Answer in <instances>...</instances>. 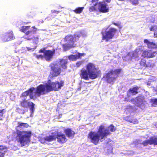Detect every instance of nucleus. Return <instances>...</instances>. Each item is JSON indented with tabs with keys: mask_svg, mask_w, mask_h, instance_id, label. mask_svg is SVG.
I'll list each match as a JSON object with an SVG mask.
<instances>
[{
	"mask_svg": "<svg viewBox=\"0 0 157 157\" xmlns=\"http://www.w3.org/2000/svg\"><path fill=\"white\" fill-rule=\"evenodd\" d=\"M104 125H101L97 132L91 131L89 133L87 138L91 143L95 145H98L100 141L106 138L108 135L111 134L110 132H114L116 129L112 124L108 127V129H104Z\"/></svg>",
	"mask_w": 157,
	"mask_h": 157,
	"instance_id": "obj_1",
	"label": "nucleus"
},
{
	"mask_svg": "<svg viewBox=\"0 0 157 157\" xmlns=\"http://www.w3.org/2000/svg\"><path fill=\"white\" fill-rule=\"evenodd\" d=\"M49 92L47 83L45 84H40L36 88L33 87L30 88L27 90L22 93L20 97H26L29 96L30 99L35 100L37 97Z\"/></svg>",
	"mask_w": 157,
	"mask_h": 157,
	"instance_id": "obj_2",
	"label": "nucleus"
},
{
	"mask_svg": "<svg viewBox=\"0 0 157 157\" xmlns=\"http://www.w3.org/2000/svg\"><path fill=\"white\" fill-rule=\"evenodd\" d=\"M68 63L67 59H61L58 63L54 62L50 63L49 65L50 70L49 75L50 79H53L59 76L61 73L62 69L63 70L67 69Z\"/></svg>",
	"mask_w": 157,
	"mask_h": 157,
	"instance_id": "obj_3",
	"label": "nucleus"
},
{
	"mask_svg": "<svg viewBox=\"0 0 157 157\" xmlns=\"http://www.w3.org/2000/svg\"><path fill=\"white\" fill-rule=\"evenodd\" d=\"M86 70L82 69L79 74L81 79L88 80L89 78L94 79L98 78L101 73L99 68L96 67L95 65L92 63H89L86 66Z\"/></svg>",
	"mask_w": 157,
	"mask_h": 157,
	"instance_id": "obj_4",
	"label": "nucleus"
},
{
	"mask_svg": "<svg viewBox=\"0 0 157 157\" xmlns=\"http://www.w3.org/2000/svg\"><path fill=\"white\" fill-rule=\"evenodd\" d=\"M16 140L21 146L26 145L30 142L32 134L31 131H16Z\"/></svg>",
	"mask_w": 157,
	"mask_h": 157,
	"instance_id": "obj_5",
	"label": "nucleus"
},
{
	"mask_svg": "<svg viewBox=\"0 0 157 157\" xmlns=\"http://www.w3.org/2000/svg\"><path fill=\"white\" fill-rule=\"evenodd\" d=\"M80 37V35L75 34L73 35H68L64 38V40L67 43V44H63L62 46L63 50L67 51L72 48L76 47V44L75 43L79 40Z\"/></svg>",
	"mask_w": 157,
	"mask_h": 157,
	"instance_id": "obj_6",
	"label": "nucleus"
},
{
	"mask_svg": "<svg viewBox=\"0 0 157 157\" xmlns=\"http://www.w3.org/2000/svg\"><path fill=\"white\" fill-rule=\"evenodd\" d=\"M46 48H44L39 51V53H43L44 55L37 54L34 53L33 56L38 59H43L44 58L48 62L51 61L55 53V50L53 49L52 50H46Z\"/></svg>",
	"mask_w": 157,
	"mask_h": 157,
	"instance_id": "obj_7",
	"label": "nucleus"
},
{
	"mask_svg": "<svg viewBox=\"0 0 157 157\" xmlns=\"http://www.w3.org/2000/svg\"><path fill=\"white\" fill-rule=\"evenodd\" d=\"M121 71L122 69L121 68L116 69L114 70L111 69L103 76V79L107 83L113 84Z\"/></svg>",
	"mask_w": 157,
	"mask_h": 157,
	"instance_id": "obj_8",
	"label": "nucleus"
},
{
	"mask_svg": "<svg viewBox=\"0 0 157 157\" xmlns=\"http://www.w3.org/2000/svg\"><path fill=\"white\" fill-rule=\"evenodd\" d=\"M64 83V82L63 80H61L60 82L56 81L52 82L51 80L49 79L48 80L46 83L50 92L53 91H57L60 90L63 86Z\"/></svg>",
	"mask_w": 157,
	"mask_h": 157,
	"instance_id": "obj_9",
	"label": "nucleus"
},
{
	"mask_svg": "<svg viewBox=\"0 0 157 157\" xmlns=\"http://www.w3.org/2000/svg\"><path fill=\"white\" fill-rule=\"evenodd\" d=\"M30 27V26H22L20 29V31L25 33V38L27 40H31L33 38L32 35L35 34L37 30V29L34 26L32 27V28L34 29L33 30H28Z\"/></svg>",
	"mask_w": 157,
	"mask_h": 157,
	"instance_id": "obj_10",
	"label": "nucleus"
},
{
	"mask_svg": "<svg viewBox=\"0 0 157 157\" xmlns=\"http://www.w3.org/2000/svg\"><path fill=\"white\" fill-rule=\"evenodd\" d=\"M117 31V29L114 28H111L108 30L106 31L105 33L101 32V34L102 35V40H105L106 42H108L113 38Z\"/></svg>",
	"mask_w": 157,
	"mask_h": 157,
	"instance_id": "obj_11",
	"label": "nucleus"
},
{
	"mask_svg": "<svg viewBox=\"0 0 157 157\" xmlns=\"http://www.w3.org/2000/svg\"><path fill=\"white\" fill-rule=\"evenodd\" d=\"M23 98H24L21 101H20V105L25 109H27L29 107L31 111V115L33 114L35 110V104L32 102L28 101L26 98H25V97Z\"/></svg>",
	"mask_w": 157,
	"mask_h": 157,
	"instance_id": "obj_12",
	"label": "nucleus"
},
{
	"mask_svg": "<svg viewBox=\"0 0 157 157\" xmlns=\"http://www.w3.org/2000/svg\"><path fill=\"white\" fill-rule=\"evenodd\" d=\"M97 10L101 12L106 13L109 12V9L107 4L105 1H103L99 2Z\"/></svg>",
	"mask_w": 157,
	"mask_h": 157,
	"instance_id": "obj_13",
	"label": "nucleus"
},
{
	"mask_svg": "<svg viewBox=\"0 0 157 157\" xmlns=\"http://www.w3.org/2000/svg\"><path fill=\"white\" fill-rule=\"evenodd\" d=\"M56 138L57 139V141L61 144L65 143L67 140L65 135L60 132L57 133Z\"/></svg>",
	"mask_w": 157,
	"mask_h": 157,
	"instance_id": "obj_14",
	"label": "nucleus"
},
{
	"mask_svg": "<svg viewBox=\"0 0 157 157\" xmlns=\"http://www.w3.org/2000/svg\"><path fill=\"white\" fill-rule=\"evenodd\" d=\"M32 36L33 37L32 40H33V43L34 46L32 48L26 47L27 50L29 51H33L37 48V44L39 43V36H38L35 37L33 36V34Z\"/></svg>",
	"mask_w": 157,
	"mask_h": 157,
	"instance_id": "obj_15",
	"label": "nucleus"
},
{
	"mask_svg": "<svg viewBox=\"0 0 157 157\" xmlns=\"http://www.w3.org/2000/svg\"><path fill=\"white\" fill-rule=\"evenodd\" d=\"M13 34L12 31L8 32L3 36L2 40L4 42H7L14 39Z\"/></svg>",
	"mask_w": 157,
	"mask_h": 157,
	"instance_id": "obj_16",
	"label": "nucleus"
},
{
	"mask_svg": "<svg viewBox=\"0 0 157 157\" xmlns=\"http://www.w3.org/2000/svg\"><path fill=\"white\" fill-rule=\"evenodd\" d=\"M156 54L157 52H152L149 50H145L142 52V56L147 58H152L155 57Z\"/></svg>",
	"mask_w": 157,
	"mask_h": 157,
	"instance_id": "obj_17",
	"label": "nucleus"
},
{
	"mask_svg": "<svg viewBox=\"0 0 157 157\" xmlns=\"http://www.w3.org/2000/svg\"><path fill=\"white\" fill-rule=\"evenodd\" d=\"M85 55V53L78 52L77 54L75 55H71L69 56L68 59L71 60L75 61L78 59L81 58L82 56H84Z\"/></svg>",
	"mask_w": 157,
	"mask_h": 157,
	"instance_id": "obj_18",
	"label": "nucleus"
},
{
	"mask_svg": "<svg viewBox=\"0 0 157 157\" xmlns=\"http://www.w3.org/2000/svg\"><path fill=\"white\" fill-rule=\"evenodd\" d=\"M99 0H92L91 1L92 6L90 7L89 9L90 12H92L97 10V5H98V2Z\"/></svg>",
	"mask_w": 157,
	"mask_h": 157,
	"instance_id": "obj_19",
	"label": "nucleus"
},
{
	"mask_svg": "<svg viewBox=\"0 0 157 157\" xmlns=\"http://www.w3.org/2000/svg\"><path fill=\"white\" fill-rule=\"evenodd\" d=\"M144 43L146 44L148 48L151 49H157V44L155 43L150 42L147 39L144 40Z\"/></svg>",
	"mask_w": 157,
	"mask_h": 157,
	"instance_id": "obj_20",
	"label": "nucleus"
},
{
	"mask_svg": "<svg viewBox=\"0 0 157 157\" xmlns=\"http://www.w3.org/2000/svg\"><path fill=\"white\" fill-rule=\"evenodd\" d=\"M64 132L69 138L73 137L75 134V132L69 128H67L64 129Z\"/></svg>",
	"mask_w": 157,
	"mask_h": 157,
	"instance_id": "obj_21",
	"label": "nucleus"
},
{
	"mask_svg": "<svg viewBox=\"0 0 157 157\" xmlns=\"http://www.w3.org/2000/svg\"><path fill=\"white\" fill-rule=\"evenodd\" d=\"M139 89V87L137 86L133 87L132 88L129 89L128 93L131 94L132 95H136L138 93V90Z\"/></svg>",
	"mask_w": 157,
	"mask_h": 157,
	"instance_id": "obj_22",
	"label": "nucleus"
},
{
	"mask_svg": "<svg viewBox=\"0 0 157 157\" xmlns=\"http://www.w3.org/2000/svg\"><path fill=\"white\" fill-rule=\"evenodd\" d=\"M56 139V137L54 135H49L48 136L45 137L44 138V139L45 140L48 142L55 140Z\"/></svg>",
	"mask_w": 157,
	"mask_h": 157,
	"instance_id": "obj_23",
	"label": "nucleus"
},
{
	"mask_svg": "<svg viewBox=\"0 0 157 157\" xmlns=\"http://www.w3.org/2000/svg\"><path fill=\"white\" fill-rule=\"evenodd\" d=\"M140 64L141 68L143 69H145L147 67L146 63V60L144 59H141L140 62Z\"/></svg>",
	"mask_w": 157,
	"mask_h": 157,
	"instance_id": "obj_24",
	"label": "nucleus"
},
{
	"mask_svg": "<svg viewBox=\"0 0 157 157\" xmlns=\"http://www.w3.org/2000/svg\"><path fill=\"white\" fill-rule=\"evenodd\" d=\"M144 98V97L142 96L141 95H138L136 98L137 101L139 103H143Z\"/></svg>",
	"mask_w": 157,
	"mask_h": 157,
	"instance_id": "obj_25",
	"label": "nucleus"
},
{
	"mask_svg": "<svg viewBox=\"0 0 157 157\" xmlns=\"http://www.w3.org/2000/svg\"><path fill=\"white\" fill-rule=\"evenodd\" d=\"M84 8L83 7H78L76 8L73 11L76 14H79L81 13Z\"/></svg>",
	"mask_w": 157,
	"mask_h": 157,
	"instance_id": "obj_26",
	"label": "nucleus"
},
{
	"mask_svg": "<svg viewBox=\"0 0 157 157\" xmlns=\"http://www.w3.org/2000/svg\"><path fill=\"white\" fill-rule=\"evenodd\" d=\"M18 125L17 126V127L19 128H28L29 126L28 124L24 123H18Z\"/></svg>",
	"mask_w": 157,
	"mask_h": 157,
	"instance_id": "obj_27",
	"label": "nucleus"
},
{
	"mask_svg": "<svg viewBox=\"0 0 157 157\" xmlns=\"http://www.w3.org/2000/svg\"><path fill=\"white\" fill-rule=\"evenodd\" d=\"M5 148L4 146L0 145V157H3L5 153V152L3 150Z\"/></svg>",
	"mask_w": 157,
	"mask_h": 157,
	"instance_id": "obj_28",
	"label": "nucleus"
},
{
	"mask_svg": "<svg viewBox=\"0 0 157 157\" xmlns=\"http://www.w3.org/2000/svg\"><path fill=\"white\" fill-rule=\"evenodd\" d=\"M150 139L151 145H157V138L155 137H151L150 138Z\"/></svg>",
	"mask_w": 157,
	"mask_h": 157,
	"instance_id": "obj_29",
	"label": "nucleus"
},
{
	"mask_svg": "<svg viewBox=\"0 0 157 157\" xmlns=\"http://www.w3.org/2000/svg\"><path fill=\"white\" fill-rule=\"evenodd\" d=\"M127 1L133 6H136L139 3V0H127Z\"/></svg>",
	"mask_w": 157,
	"mask_h": 157,
	"instance_id": "obj_30",
	"label": "nucleus"
},
{
	"mask_svg": "<svg viewBox=\"0 0 157 157\" xmlns=\"http://www.w3.org/2000/svg\"><path fill=\"white\" fill-rule=\"evenodd\" d=\"M151 141L150 138L149 140H146L144 141L141 144H143L144 146H146L149 144L151 145Z\"/></svg>",
	"mask_w": 157,
	"mask_h": 157,
	"instance_id": "obj_31",
	"label": "nucleus"
},
{
	"mask_svg": "<svg viewBox=\"0 0 157 157\" xmlns=\"http://www.w3.org/2000/svg\"><path fill=\"white\" fill-rule=\"evenodd\" d=\"M128 121L134 124H137L139 123V121L137 119L133 117L131 118V120H129Z\"/></svg>",
	"mask_w": 157,
	"mask_h": 157,
	"instance_id": "obj_32",
	"label": "nucleus"
},
{
	"mask_svg": "<svg viewBox=\"0 0 157 157\" xmlns=\"http://www.w3.org/2000/svg\"><path fill=\"white\" fill-rule=\"evenodd\" d=\"M112 24L117 26L120 29H121L122 28V26L121 25L120 22H118L117 23L113 22Z\"/></svg>",
	"mask_w": 157,
	"mask_h": 157,
	"instance_id": "obj_33",
	"label": "nucleus"
},
{
	"mask_svg": "<svg viewBox=\"0 0 157 157\" xmlns=\"http://www.w3.org/2000/svg\"><path fill=\"white\" fill-rule=\"evenodd\" d=\"M151 102L152 103V105H157V98L151 99Z\"/></svg>",
	"mask_w": 157,
	"mask_h": 157,
	"instance_id": "obj_34",
	"label": "nucleus"
},
{
	"mask_svg": "<svg viewBox=\"0 0 157 157\" xmlns=\"http://www.w3.org/2000/svg\"><path fill=\"white\" fill-rule=\"evenodd\" d=\"M4 109L2 110L0 109V116L1 117H2L3 116V114L5 112H4Z\"/></svg>",
	"mask_w": 157,
	"mask_h": 157,
	"instance_id": "obj_35",
	"label": "nucleus"
},
{
	"mask_svg": "<svg viewBox=\"0 0 157 157\" xmlns=\"http://www.w3.org/2000/svg\"><path fill=\"white\" fill-rule=\"evenodd\" d=\"M27 17L28 18H29L31 17L33 18V16H32V15L31 14V12L27 14Z\"/></svg>",
	"mask_w": 157,
	"mask_h": 157,
	"instance_id": "obj_36",
	"label": "nucleus"
},
{
	"mask_svg": "<svg viewBox=\"0 0 157 157\" xmlns=\"http://www.w3.org/2000/svg\"><path fill=\"white\" fill-rule=\"evenodd\" d=\"M51 12L52 13H56V14H58L60 12L59 11H57L56 10H52L51 11Z\"/></svg>",
	"mask_w": 157,
	"mask_h": 157,
	"instance_id": "obj_37",
	"label": "nucleus"
},
{
	"mask_svg": "<svg viewBox=\"0 0 157 157\" xmlns=\"http://www.w3.org/2000/svg\"><path fill=\"white\" fill-rule=\"evenodd\" d=\"M16 110L17 111L19 112V113H21V112H20V111L21 110L19 108H17L16 109Z\"/></svg>",
	"mask_w": 157,
	"mask_h": 157,
	"instance_id": "obj_38",
	"label": "nucleus"
},
{
	"mask_svg": "<svg viewBox=\"0 0 157 157\" xmlns=\"http://www.w3.org/2000/svg\"><path fill=\"white\" fill-rule=\"evenodd\" d=\"M150 30L151 31H153L154 30V27L153 26H151L150 28Z\"/></svg>",
	"mask_w": 157,
	"mask_h": 157,
	"instance_id": "obj_39",
	"label": "nucleus"
},
{
	"mask_svg": "<svg viewBox=\"0 0 157 157\" xmlns=\"http://www.w3.org/2000/svg\"><path fill=\"white\" fill-rule=\"evenodd\" d=\"M154 37L155 38H156L157 37V33H154Z\"/></svg>",
	"mask_w": 157,
	"mask_h": 157,
	"instance_id": "obj_40",
	"label": "nucleus"
},
{
	"mask_svg": "<svg viewBox=\"0 0 157 157\" xmlns=\"http://www.w3.org/2000/svg\"><path fill=\"white\" fill-rule=\"evenodd\" d=\"M105 2H106L107 3H109L111 2V0H105Z\"/></svg>",
	"mask_w": 157,
	"mask_h": 157,
	"instance_id": "obj_41",
	"label": "nucleus"
},
{
	"mask_svg": "<svg viewBox=\"0 0 157 157\" xmlns=\"http://www.w3.org/2000/svg\"><path fill=\"white\" fill-rule=\"evenodd\" d=\"M119 1H124L125 0H118Z\"/></svg>",
	"mask_w": 157,
	"mask_h": 157,
	"instance_id": "obj_42",
	"label": "nucleus"
},
{
	"mask_svg": "<svg viewBox=\"0 0 157 157\" xmlns=\"http://www.w3.org/2000/svg\"><path fill=\"white\" fill-rule=\"evenodd\" d=\"M28 23H31V22H26V23H25V24H28Z\"/></svg>",
	"mask_w": 157,
	"mask_h": 157,
	"instance_id": "obj_43",
	"label": "nucleus"
},
{
	"mask_svg": "<svg viewBox=\"0 0 157 157\" xmlns=\"http://www.w3.org/2000/svg\"><path fill=\"white\" fill-rule=\"evenodd\" d=\"M22 113H23V114H24V111L23 110V111L22 112Z\"/></svg>",
	"mask_w": 157,
	"mask_h": 157,
	"instance_id": "obj_44",
	"label": "nucleus"
},
{
	"mask_svg": "<svg viewBox=\"0 0 157 157\" xmlns=\"http://www.w3.org/2000/svg\"><path fill=\"white\" fill-rule=\"evenodd\" d=\"M2 118H0V120H2Z\"/></svg>",
	"mask_w": 157,
	"mask_h": 157,
	"instance_id": "obj_45",
	"label": "nucleus"
}]
</instances>
